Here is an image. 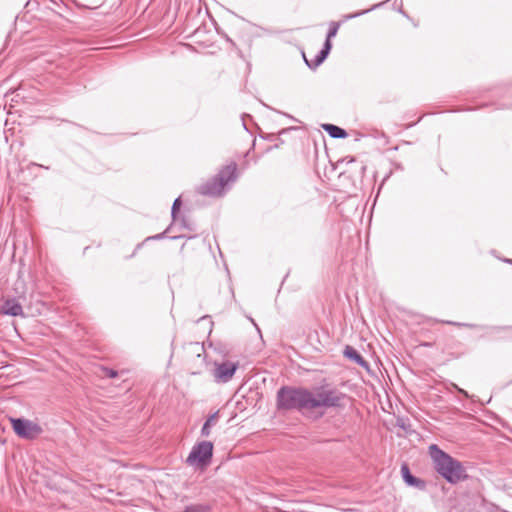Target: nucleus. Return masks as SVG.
I'll return each instance as SVG.
<instances>
[{
	"label": "nucleus",
	"instance_id": "obj_14",
	"mask_svg": "<svg viewBox=\"0 0 512 512\" xmlns=\"http://www.w3.org/2000/svg\"><path fill=\"white\" fill-rule=\"evenodd\" d=\"M303 57H304V60H305V63L307 64V66L311 69H315L317 68L319 65H321L325 59L327 58L326 56H322V54L320 52H318V54L315 56V58L312 60V61H309L305 55L303 54Z\"/></svg>",
	"mask_w": 512,
	"mask_h": 512
},
{
	"label": "nucleus",
	"instance_id": "obj_17",
	"mask_svg": "<svg viewBox=\"0 0 512 512\" xmlns=\"http://www.w3.org/2000/svg\"><path fill=\"white\" fill-rule=\"evenodd\" d=\"M331 49H332L331 39L326 38V40L323 44V47L319 52L322 54V56L328 57Z\"/></svg>",
	"mask_w": 512,
	"mask_h": 512
},
{
	"label": "nucleus",
	"instance_id": "obj_18",
	"mask_svg": "<svg viewBox=\"0 0 512 512\" xmlns=\"http://www.w3.org/2000/svg\"><path fill=\"white\" fill-rule=\"evenodd\" d=\"M180 205H181V200H180V197H178L174 200L172 209H171V215H172L173 219L176 218V214L180 208Z\"/></svg>",
	"mask_w": 512,
	"mask_h": 512
},
{
	"label": "nucleus",
	"instance_id": "obj_6",
	"mask_svg": "<svg viewBox=\"0 0 512 512\" xmlns=\"http://www.w3.org/2000/svg\"><path fill=\"white\" fill-rule=\"evenodd\" d=\"M15 434L23 439L33 440L42 432V427L34 421L25 418H10Z\"/></svg>",
	"mask_w": 512,
	"mask_h": 512
},
{
	"label": "nucleus",
	"instance_id": "obj_23",
	"mask_svg": "<svg viewBox=\"0 0 512 512\" xmlns=\"http://www.w3.org/2000/svg\"><path fill=\"white\" fill-rule=\"evenodd\" d=\"M505 261H506L507 263L512 264V259H506Z\"/></svg>",
	"mask_w": 512,
	"mask_h": 512
},
{
	"label": "nucleus",
	"instance_id": "obj_24",
	"mask_svg": "<svg viewBox=\"0 0 512 512\" xmlns=\"http://www.w3.org/2000/svg\"><path fill=\"white\" fill-rule=\"evenodd\" d=\"M460 393H463L465 396H467V393L464 390H459Z\"/></svg>",
	"mask_w": 512,
	"mask_h": 512
},
{
	"label": "nucleus",
	"instance_id": "obj_2",
	"mask_svg": "<svg viewBox=\"0 0 512 512\" xmlns=\"http://www.w3.org/2000/svg\"><path fill=\"white\" fill-rule=\"evenodd\" d=\"M309 411L324 408L343 409L348 395L332 387L330 384H323L309 389Z\"/></svg>",
	"mask_w": 512,
	"mask_h": 512
},
{
	"label": "nucleus",
	"instance_id": "obj_10",
	"mask_svg": "<svg viewBox=\"0 0 512 512\" xmlns=\"http://www.w3.org/2000/svg\"><path fill=\"white\" fill-rule=\"evenodd\" d=\"M343 354L346 358L357 363L359 366L366 369L369 368V363L358 353L354 347L350 345L345 346Z\"/></svg>",
	"mask_w": 512,
	"mask_h": 512
},
{
	"label": "nucleus",
	"instance_id": "obj_9",
	"mask_svg": "<svg viewBox=\"0 0 512 512\" xmlns=\"http://www.w3.org/2000/svg\"><path fill=\"white\" fill-rule=\"evenodd\" d=\"M1 312L10 316H23V308L21 304L14 298L6 299L2 306Z\"/></svg>",
	"mask_w": 512,
	"mask_h": 512
},
{
	"label": "nucleus",
	"instance_id": "obj_20",
	"mask_svg": "<svg viewBox=\"0 0 512 512\" xmlns=\"http://www.w3.org/2000/svg\"><path fill=\"white\" fill-rule=\"evenodd\" d=\"M370 10H371V9H367V10H363V11H360V12H357V13L348 14V15H345V16H344V18H345L346 20H348V19H352V18H356V17H358V16H360V15H363V14H365V13L369 12Z\"/></svg>",
	"mask_w": 512,
	"mask_h": 512
},
{
	"label": "nucleus",
	"instance_id": "obj_11",
	"mask_svg": "<svg viewBox=\"0 0 512 512\" xmlns=\"http://www.w3.org/2000/svg\"><path fill=\"white\" fill-rule=\"evenodd\" d=\"M322 128L330 137L335 139H344L348 136L343 128L334 124H323Z\"/></svg>",
	"mask_w": 512,
	"mask_h": 512
},
{
	"label": "nucleus",
	"instance_id": "obj_15",
	"mask_svg": "<svg viewBox=\"0 0 512 512\" xmlns=\"http://www.w3.org/2000/svg\"><path fill=\"white\" fill-rule=\"evenodd\" d=\"M440 322L443 324H447V325H453V326H457V327H467L470 329L482 328V326L477 325V324H472V323H462V322H455V321H449V320H441Z\"/></svg>",
	"mask_w": 512,
	"mask_h": 512
},
{
	"label": "nucleus",
	"instance_id": "obj_22",
	"mask_svg": "<svg viewBox=\"0 0 512 512\" xmlns=\"http://www.w3.org/2000/svg\"><path fill=\"white\" fill-rule=\"evenodd\" d=\"M495 329H497V330H498V329H500V328H499V327H496ZM503 329H506V327H504ZM507 329H512V327H511V326H508V327H507Z\"/></svg>",
	"mask_w": 512,
	"mask_h": 512
},
{
	"label": "nucleus",
	"instance_id": "obj_8",
	"mask_svg": "<svg viewBox=\"0 0 512 512\" xmlns=\"http://www.w3.org/2000/svg\"><path fill=\"white\" fill-rule=\"evenodd\" d=\"M400 471L403 481L407 486L414 487L421 491L426 489V482L423 479L412 475L409 466L406 463L401 465Z\"/></svg>",
	"mask_w": 512,
	"mask_h": 512
},
{
	"label": "nucleus",
	"instance_id": "obj_7",
	"mask_svg": "<svg viewBox=\"0 0 512 512\" xmlns=\"http://www.w3.org/2000/svg\"><path fill=\"white\" fill-rule=\"evenodd\" d=\"M239 368V362L223 361L215 362L212 375L216 383L229 382Z\"/></svg>",
	"mask_w": 512,
	"mask_h": 512
},
{
	"label": "nucleus",
	"instance_id": "obj_16",
	"mask_svg": "<svg viewBox=\"0 0 512 512\" xmlns=\"http://www.w3.org/2000/svg\"><path fill=\"white\" fill-rule=\"evenodd\" d=\"M340 25H341V22H335V21L330 22L326 38L332 39L333 37H335L340 28Z\"/></svg>",
	"mask_w": 512,
	"mask_h": 512
},
{
	"label": "nucleus",
	"instance_id": "obj_3",
	"mask_svg": "<svg viewBox=\"0 0 512 512\" xmlns=\"http://www.w3.org/2000/svg\"><path fill=\"white\" fill-rule=\"evenodd\" d=\"M309 389L304 387L282 386L276 394L278 411H309Z\"/></svg>",
	"mask_w": 512,
	"mask_h": 512
},
{
	"label": "nucleus",
	"instance_id": "obj_4",
	"mask_svg": "<svg viewBox=\"0 0 512 512\" xmlns=\"http://www.w3.org/2000/svg\"><path fill=\"white\" fill-rule=\"evenodd\" d=\"M236 179L237 164L231 162L220 169L215 176L200 184L196 191L203 196L221 197L225 193V187L229 183L235 182Z\"/></svg>",
	"mask_w": 512,
	"mask_h": 512
},
{
	"label": "nucleus",
	"instance_id": "obj_1",
	"mask_svg": "<svg viewBox=\"0 0 512 512\" xmlns=\"http://www.w3.org/2000/svg\"><path fill=\"white\" fill-rule=\"evenodd\" d=\"M428 451L435 471L448 483L458 484L468 479L469 476L462 462L440 449L436 444H431Z\"/></svg>",
	"mask_w": 512,
	"mask_h": 512
},
{
	"label": "nucleus",
	"instance_id": "obj_13",
	"mask_svg": "<svg viewBox=\"0 0 512 512\" xmlns=\"http://www.w3.org/2000/svg\"><path fill=\"white\" fill-rule=\"evenodd\" d=\"M210 510V505L197 503L186 506L183 512H209Z\"/></svg>",
	"mask_w": 512,
	"mask_h": 512
},
{
	"label": "nucleus",
	"instance_id": "obj_21",
	"mask_svg": "<svg viewBox=\"0 0 512 512\" xmlns=\"http://www.w3.org/2000/svg\"><path fill=\"white\" fill-rule=\"evenodd\" d=\"M165 233H166V232L164 231V232H162V233H160V234H157V235H154V236L147 237V238H146V241H149V240H160V239L164 238Z\"/></svg>",
	"mask_w": 512,
	"mask_h": 512
},
{
	"label": "nucleus",
	"instance_id": "obj_19",
	"mask_svg": "<svg viewBox=\"0 0 512 512\" xmlns=\"http://www.w3.org/2000/svg\"><path fill=\"white\" fill-rule=\"evenodd\" d=\"M102 371H103L104 376H106L108 378H115L118 375V372L111 368L104 367L102 369Z\"/></svg>",
	"mask_w": 512,
	"mask_h": 512
},
{
	"label": "nucleus",
	"instance_id": "obj_12",
	"mask_svg": "<svg viewBox=\"0 0 512 512\" xmlns=\"http://www.w3.org/2000/svg\"><path fill=\"white\" fill-rule=\"evenodd\" d=\"M218 420V412H215L211 414L207 420L204 422L202 429H201V435L203 437H208L210 435V429L213 425L216 424Z\"/></svg>",
	"mask_w": 512,
	"mask_h": 512
},
{
	"label": "nucleus",
	"instance_id": "obj_5",
	"mask_svg": "<svg viewBox=\"0 0 512 512\" xmlns=\"http://www.w3.org/2000/svg\"><path fill=\"white\" fill-rule=\"evenodd\" d=\"M212 456L213 443L210 441H201L192 447L186 459V463L195 468H204L210 464Z\"/></svg>",
	"mask_w": 512,
	"mask_h": 512
}]
</instances>
